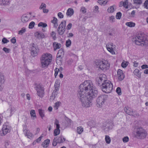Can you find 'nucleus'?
I'll return each mask as SVG.
<instances>
[{"label":"nucleus","instance_id":"nucleus-1","mask_svg":"<svg viewBox=\"0 0 148 148\" xmlns=\"http://www.w3.org/2000/svg\"><path fill=\"white\" fill-rule=\"evenodd\" d=\"M132 41L138 45L147 46H148V37L145 36L144 34H138L133 36Z\"/></svg>","mask_w":148,"mask_h":148},{"label":"nucleus","instance_id":"nucleus-2","mask_svg":"<svg viewBox=\"0 0 148 148\" xmlns=\"http://www.w3.org/2000/svg\"><path fill=\"white\" fill-rule=\"evenodd\" d=\"M77 96L79 101L81 102L82 105L83 107L87 108L92 105L91 101L92 99H88L86 94H83L82 92H80L77 93Z\"/></svg>","mask_w":148,"mask_h":148},{"label":"nucleus","instance_id":"nucleus-3","mask_svg":"<svg viewBox=\"0 0 148 148\" xmlns=\"http://www.w3.org/2000/svg\"><path fill=\"white\" fill-rule=\"evenodd\" d=\"M93 84L91 81L87 80L85 81L84 82L81 84L79 86V89L78 92H81L83 94H86V92L90 90L93 87Z\"/></svg>","mask_w":148,"mask_h":148},{"label":"nucleus","instance_id":"nucleus-4","mask_svg":"<svg viewBox=\"0 0 148 148\" xmlns=\"http://www.w3.org/2000/svg\"><path fill=\"white\" fill-rule=\"evenodd\" d=\"M52 59L51 55L46 53L43 55L40 58L41 67L45 68L48 66L51 62Z\"/></svg>","mask_w":148,"mask_h":148},{"label":"nucleus","instance_id":"nucleus-5","mask_svg":"<svg viewBox=\"0 0 148 148\" xmlns=\"http://www.w3.org/2000/svg\"><path fill=\"white\" fill-rule=\"evenodd\" d=\"M102 91L106 93H110L113 89V86L111 82L108 80L104 83H102L100 86Z\"/></svg>","mask_w":148,"mask_h":148},{"label":"nucleus","instance_id":"nucleus-6","mask_svg":"<svg viewBox=\"0 0 148 148\" xmlns=\"http://www.w3.org/2000/svg\"><path fill=\"white\" fill-rule=\"evenodd\" d=\"M147 134L145 130L142 127H139L137 129L135 137L138 139H143L146 137Z\"/></svg>","mask_w":148,"mask_h":148},{"label":"nucleus","instance_id":"nucleus-7","mask_svg":"<svg viewBox=\"0 0 148 148\" xmlns=\"http://www.w3.org/2000/svg\"><path fill=\"white\" fill-rule=\"evenodd\" d=\"M96 64L97 68L103 71L107 70L109 68L110 64L106 61H98L97 62H96Z\"/></svg>","mask_w":148,"mask_h":148},{"label":"nucleus","instance_id":"nucleus-8","mask_svg":"<svg viewBox=\"0 0 148 148\" xmlns=\"http://www.w3.org/2000/svg\"><path fill=\"white\" fill-rule=\"evenodd\" d=\"M108 97V96L105 95H101L98 96L96 99L97 106L98 107H101L104 104Z\"/></svg>","mask_w":148,"mask_h":148},{"label":"nucleus","instance_id":"nucleus-9","mask_svg":"<svg viewBox=\"0 0 148 148\" xmlns=\"http://www.w3.org/2000/svg\"><path fill=\"white\" fill-rule=\"evenodd\" d=\"M37 93L38 95L41 98H42L44 95V88L40 84H36L35 85V88Z\"/></svg>","mask_w":148,"mask_h":148},{"label":"nucleus","instance_id":"nucleus-10","mask_svg":"<svg viewBox=\"0 0 148 148\" xmlns=\"http://www.w3.org/2000/svg\"><path fill=\"white\" fill-rule=\"evenodd\" d=\"M89 90V91L86 94V95L88 97V99H92L97 96L98 91L97 90L93 87Z\"/></svg>","mask_w":148,"mask_h":148},{"label":"nucleus","instance_id":"nucleus-11","mask_svg":"<svg viewBox=\"0 0 148 148\" xmlns=\"http://www.w3.org/2000/svg\"><path fill=\"white\" fill-rule=\"evenodd\" d=\"M108 81L107 79L106 76L104 74H101L96 79V83L99 86L101 85L102 83H104L106 82V81Z\"/></svg>","mask_w":148,"mask_h":148},{"label":"nucleus","instance_id":"nucleus-12","mask_svg":"<svg viewBox=\"0 0 148 148\" xmlns=\"http://www.w3.org/2000/svg\"><path fill=\"white\" fill-rule=\"evenodd\" d=\"M66 21L64 20L62 21L59 25L57 29L58 33L60 35H63L65 30Z\"/></svg>","mask_w":148,"mask_h":148},{"label":"nucleus","instance_id":"nucleus-13","mask_svg":"<svg viewBox=\"0 0 148 148\" xmlns=\"http://www.w3.org/2000/svg\"><path fill=\"white\" fill-rule=\"evenodd\" d=\"M31 53L33 57L36 56L39 51V49L38 45L34 43L32 44L30 47Z\"/></svg>","mask_w":148,"mask_h":148},{"label":"nucleus","instance_id":"nucleus-14","mask_svg":"<svg viewBox=\"0 0 148 148\" xmlns=\"http://www.w3.org/2000/svg\"><path fill=\"white\" fill-rule=\"evenodd\" d=\"M112 123L111 122H105L103 124L102 127V129L105 132L108 131L109 130L112 129Z\"/></svg>","mask_w":148,"mask_h":148},{"label":"nucleus","instance_id":"nucleus-15","mask_svg":"<svg viewBox=\"0 0 148 148\" xmlns=\"http://www.w3.org/2000/svg\"><path fill=\"white\" fill-rule=\"evenodd\" d=\"M10 2V0H0V5L5 7H8Z\"/></svg>","mask_w":148,"mask_h":148},{"label":"nucleus","instance_id":"nucleus-16","mask_svg":"<svg viewBox=\"0 0 148 148\" xmlns=\"http://www.w3.org/2000/svg\"><path fill=\"white\" fill-rule=\"evenodd\" d=\"M113 44L112 42L109 43L106 45L107 50L112 54H115V52L113 50Z\"/></svg>","mask_w":148,"mask_h":148},{"label":"nucleus","instance_id":"nucleus-17","mask_svg":"<svg viewBox=\"0 0 148 148\" xmlns=\"http://www.w3.org/2000/svg\"><path fill=\"white\" fill-rule=\"evenodd\" d=\"M117 74L119 80L122 81L124 79L125 75L121 70L119 69L117 71Z\"/></svg>","mask_w":148,"mask_h":148},{"label":"nucleus","instance_id":"nucleus-18","mask_svg":"<svg viewBox=\"0 0 148 148\" xmlns=\"http://www.w3.org/2000/svg\"><path fill=\"white\" fill-rule=\"evenodd\" d=\"M3 132L4 135L10 131V129L8 126L4 125L2 128Z\"/></svg>","mask_w":148,"mask_h":148},{"label":"nucleus","instance_id":"nucleus-19","mask_svg":"<svg viewBox=\"0 0 148 148\" xmlns=\"http://www.w3.org/2000/svg\"><path fill=\"white\" fill-rule=\"evenodd\" d=\"M124 110L127 114L129 115H134L133 110L131 108L127 107H125Z\"/></svg>","mask_w":148,"mask_h":148},{"label":"nucleus","instance_id":"nucleus-20","mask_svg":"<svg viewBox=\"0 0 148 148\" xmlns=\"http://www.w3.org/2000/svg\"><path fill=\"white\" fill-rule=\"evenodd\" d=\"M55 138H57L56 139L58 143H63L65 140V139L62 135Z\"/></svg>","mask_w":148,"mask_h":148},{"label":"nucleus","instance_id":"nucleus-21","mask_svg":"<svg viewBox=\"0 0 148 148\" xmlns=\"http://www.w3.org/2000/svg\"><path fill=\"white\" fill-rule=\"evenodd\" d=\"M35 34V36L38 38H43L45 36L44 34L41 32H37Z\"/></svg>","mask_w":148,"mask_h":148},{"label":"nucleus","instance_id":"nucleus-22","mask_svg":"<svg viewBox=\"0 0 148 148\" xmlns=\"http://www.w3.org/2000/svg\"><path fill=\"white\" fill-rule=\"evenodd\" d=\"M50 143V140L49 139H47L45 140L42 143V146L45 148L47 147Z\"/></svg>","mask_w":148,"mask_h":148},{"label":"nucleus","instance_id":"nucleus-23","mask_svg":"<svg viewBox=\"0 0 148 148\" xmlns=\"http://www.w3.org/2000/svg\"><path fill=\"white\" fill-rule=\"evenodd\" d=\"M74 14V11L73 9L71 8H69L66 13V14L67 16H72Z\"/></svg>","mask_w":148,"mask_h":148},{"label":"nucleus","instance_id":"nucleus-24","mask_svg":"<svg viewBox=\"0 0 148 148\" xmlns=\"http://www.w3.org/2000/svg\"><path fill=\"white\" fill-rule=\"evenodd\" d=\"M60 82L58 80H56L54 85L55 89L54 90H56V91L57 92L60 88Z\"/></svg>","mask_w":148,"mask_h":148},{"label":"nucleus","instance_id":"nucleus-25","mask_svg":"<svg viewBox=\"0 0 148 148\" xmlns=\"http://www.w3.org/2000/svg\"><path fill=\"white\" fill-rule=\"evenodd\" d=\"M29 18L26 14L23 15L21 17V21L23 23H25L28 21Z\"/></svg>","mask_w":148,"mask_h":148},{"label":"nucleus","instance_id":"nucleus-26","mask_svg":"<svg viewBox=\"0 0 148 148\" xmlns=\"http://www.w3.org/2000/svg\"><path fill=\"white\" fill-rule=\"evenodd\" d=\"M53 46L54 48V50H56L57 49H60L61 47V44L56 42H54L53 43Z\"/></svg>","mask_w":148,"mask_h":148},{"label":"nucleus","instance_id":"nucleus-27","mask_svg":"<svg viewBox=\"0 0 148 148\" xmlns=\"http://www.w3.org/2000/svg\"><path fill=\"white\" fill-rule=\"evenodd\" d=\"M56 90H54L52 92L51 95L50 96V101H53L57 95V92H56Z\"/></svg>","mask_w":148,"mask_h":148},{"label":"nucleus","instance_id":"nucleus-28","mask_svg":"<svg viewBox=\"0 0 148 148\" xmlns=\"http://www.w3.org/2000/svg\"><path fill=\"white\" fill-rule=\"evenodd\" d=\"M116 6L115 5H113L109 7L108 10V12L109 13H111L113 12L114 11V8H116Z\"/></svg>","mask_w":148,"mask_h":148},{"label":"nucleus","instance_id":"nucleus-29","mask_svg":"<svg viewBox=\"0 0 148 148\" xmlns=\"http://www.w3.org/2000/svg\"><path fill=\"white\" fill-rule=\"evenodd\" d=\"M38 112L40 116L43 119L45 116L44 111L42 109H39L38 110Z\"/></svg>","mask_w":148,"mask_h":148},{"label":"nucleus","instance_id":"nucleus-30","mask_svg":"<svg viewBox=\"0 0 148 148\" xmlns=\"http://www.w3.org/2000/svg\"><path fill=\"white\" fill-rule=\"evenodd\" d=\"M139 72L140 71L138 69H136L134 70V73L138 77H140V73Z\"/></svg>","mask_w":148,"mask_h":148},{"label":"nucleus","instance_id":"nucleus-31","mask_svg":"<svg viewBox=\"0 0 148 148\" xmlns=\"http://www.w3.org/2000/svg\"><path fill=\"white\" fill-rule=\"evenodd\" d=\"M125 25L128 27H134L135 24L134 23L132 22H130L126 23Z\"/></svg>","mask_w":148,"mask_h":148},{"label":"nucleus","instance_id":"nucleus-32","mask_svg":"<svg viewBox=\"0 0 148 148\" xmlns=\"http://www.w3.org/2000/svg\"><path fill=\"white\" fill-rule=\"evenodd\" d=\"M61 104V102L60 101H58L55 103L54 106V108L55 110L58 109V108L60 106Z\"/></svg>","mask_w":148,"mask_h":148},{"label":"nucleus","instance_id":"nucleus-33","mask_svg":"<svg viewBox=\"0 0 148 148\" xmlns=\"http://www.w3.org/2000/svg\"><path fill=\"white\" fill-rule=\"evenodd\" d=\"M121 3H123V6L126 8H128V5L130 4H128V1H125L124 2L121 1Z\"/></svg>","mask_w":148,"mask_h":148},{"label":"nucleus","instance_id":"nucleus-34","mask_svg":"<svg viewBox=\"0 0 148 148\" xmlns=\"http://www.w3.org/2000/svg\"><path fill=\"white\" fill-rule=\"evenodd\" d=\"M105 140L106 143L108 144L110 143L111 141L110 138L108 135H106Z\"/></svg>","mask_w":148,"mask_h":148},{"label":"nucleus","instance_id":"nucleus-35","mask_svg":"<svg viewBox=\"0 0 148 148\" xmlns=\"http://www.w3.org/2000/svg\"><path fill=\"white\" fill-rule=\"evenodd\" d=\"M26 31V29L23 27L21 30L19 31L18 32V34L20 35H22Z\"/></svg>","mask_w":148,"mask_h":148},{"label":"nucleus","instance_id":"nucleus-36","mask_svg":"<svg viewBox=\"0 0 148 148\" xmlns=\"http://www.w3.org/2000/svg\"><path fill=\"white\" fill-rule=\"evenodd\" d=\"M83 128L82 127L79 126L77 128V132L78 134H80L83 131Z\"/></svg>","mask_w":148,"mask_h":148},{"label":"nucleus","instance_id":"nucleus-37","mask_svg":"<svg viewBox=\"0 0 148 148\" xmlns=\"http://www.w3.org/2000/svg\"><path fill=\"white\" fill-rule=\"evenodd\" d=\"M71 40L69 39H68L66 41V47H69L71 45Z\"/></svg>","mask_w":148,"mask_h":148},{"label":"nucleus","instance_id":"nucleus-38","mask_svg":"<svg viewBox=\"0 0 148 148\" xmlns=\"http://www.w3.org/2000/svg\"><path fill=\"white\" fill-rule=\"evenodd\" d=\"M59 121L57 119H56L55 121L54 124L56 126V129H60V125L59 124Z\"/></svg>","mask_w":148,"mask_h":148},{"label":"nucleus","instance_id":"nucleus-39","mask_svg":"<svg viewBox=\"0 0 148 148\" xmlns=\"http://www.w3.org/2000/svg\"><path fill=\"white\" fill-rule=\"evenodd\" d=\"M60 130L58 129H55L54 132V135L56 136L59 135L60 133Z\"/></svg>","mask_w":148,"mask_h":148},{"label":"nucleus","instance_id":"nucleus-40","mask_svg":"<svg viewBox=\"0 0 148 148\" xmlns=\"http://www.w3.org/2000/svg\"><path fill=\"white\" fill-rule=\"evenodd\" d=\"M38 27H45L47 26V25L46 23L40 22L38 23Z\"/></svg>","mask_w":148,"mask_h":148},{"label":"nucleus","instance_id":"nucleus-41","mask_svg":"<svg viewBox=\"0 0 148 148\" xmlns=\"http://www.w3.org/2000/svg\"><path fill=\"white\" fill-rule=\"evenodd\" d=\"M27 126L25 125L24 126V127L23 129V131L24 132V134H25V136H26L27 135V132H28L29 131L27 130L26 129Z\"/></svg>","mask_w":148,"mask_h":148},{"label":"nucleus","instance_id":"nucleus-42","mask_svg":"<svg viewBox=\"0 0 148 148\" xmlns=\"http://www.w3.org/2000/svg\"><path fill=\"white\" fill-rule=\"evenodd\" d=\"M128 64L127 62H123L121 64V66L123 68H125L127 66Z\"/></svg>","mask_w":148,"mask_h":148},{"label":"nucleus","instance_id":"nucleus-43","mask_svg":"<svg viewBox=\"0 0 148 148\" xmlns=\"http://www.w3.org/2000/svg\"><path fill=\"white\" fill-rule=\"evenodd\" d=\"M50 35L52 37L53 39L54 40L56 39L57 38L56 36V33L54 31H52Z\"/></svg>","mask_w":148,"mask_h":148},{"label":"nucleus","instance_id":"nucleus-44","mask_svg":"<svg viewBox=\"0 0 148 148\" xmlns=\"http://www.w3.org/2000/svg\"><path fill=\"white\" fill-rule=\"evenodd\" d=\"M30 115L31 117H36V115L35 111L34 110H32L30 111Z\"/></svg>","mask_w":148,"mask_h":148},{"label":"nucleus","instance_id":"nucleus-45","mask_svg":"<svg viewBox=\"0 0 148 148\" xmlns=\"http://www.w3.org/2000/svg\"><path fill=\"white\" fill-rule=\"evenodd\" d=\"M134 3L136 4H140L142 2V0H133Z\"/></svg>","mask_w":148,"mask_h":148},{"label":"nucleus","instance_id":"nucleus-46","mask_svg":"<svg viewBox=\"0 0 148 148\" xmlns=\"http://www.w3.org/2000/svg\"><path fill=\"white\" fill-rule=\"evenodd\" d=\"M116 91L119 95H121V90L120 88L119 87H117Z\"/></svg>","mask_w":148,"mask_h":148},{"label":"nucleus","instance_id":"nucleus-47","mask_svg":"<svg viewBox=\"0 0 148 148\" xmlns=\"http://www.w3.org/2000/svg\"><path fill=\"white\" fill-rule=\"evenodd\" d=\"M121 12H117L116 16V19H120L121 18Z\"/></svg>","mask_w":148,"mask_h":148},{"label":"nucleus","instance_id":"nucleus-48","mask_svg":"<svg viewBox=\"0 0 148 148\" xmlns=\"http://www.w3.org/2000/svg\"><path fill=\"white\" fill-rule=\"evenodd\" d=\"M58 54H60L61 55L64 56V49L62 48H61L58 51Z\"/></svg>","mask_w":148,"mask_h":148},{"label":"nucleus","instance_id":"nucleus-49","mask_svg":"<svg viewBox=\"0 0 148 148\" xmlns=\"http://www.w3.org/2000/svg\"><path fill=\"white\" fill-rule=\"evenodd\" d=\"M35 24V23L34 22H31L29 25V29H32L34 27Z\"/></svg>","mask_w":148,"mask_h":148},{"label":"nucleus","instance_id":"nucleus-50","mask_svg":"<svg viewBox=\"0 0 148 148\" xmlns=\"http://www.w3.org/2000/svg\"><path fill=\"white\" fill-rule=\"evenodd\" d=\"M107 0H99L98 1V3L100 4H106L107 3Z\"/></svg>","mask_w":148,"mask_h":148},{"label":"nucleus","instance_id":"nucleus-51","mask_svg":"<svg viewBox=\"0 0 148 148\" xmlns=\"http://www.w3.org/2000/svg\"><path fill=\"white\" fill-rule=\"evenodd\" d=\"M3 50L6 53H9L10 52V50L9 48L6 47H4L3 49Z\"/></svg>","mask_w":148,"mask_h":148},{"label":"nucleus","instance_id":"nucleus-52","mask_svg":"<svg viewBox=\"0 0 148 148\" xmlns=\"http://www.w3.org/2000/svg\"><path fill=\"white\" fill-rule=\"evenodd\" d=\"M129 138L128 136L124 137L123 138V142L125 143L129 141Z\"/></svg>","mask_w":148,"mask_h":148},{"label":"nucleus","instance_id":"nucleus-53","mask_svg":"<svg viewBox=\"0 0 148 148\" xmlns=\"http://www.w3.org/2000/svg\"><path fill=\"white\" fill-rule=\"evenodd\" d=\"M56 138H54L53 141L52 145L54 146H56L58 143L56 139Z\"/></svg>","mask_w":148,"mask_h":148},{"label":"nucleus","instance_id":"nucleus-54","mask_svg":"<svg viewBox=\"0 0 148 148\" xmlns=\"http://www.w3.org/2000/svg\"><path fill=\"white\" fill-rule=\"evenodd\" d=\"M65 120L68 122V124L69 125H71V121L66 116H65Z\"/></svg>","mask_w":148,"mask_h":148},{"label":"nucleus","instance_id":"nucleus-55","mask_svg":"<svg viewBox=\"0 0 148 148\" xmlns=\"http://www.w3.org/2000/svg\"><path fill=\"white\" fill-rule=\"evenodd\" d=\"M144 6L145 8L148 9V0H146L145 1L144 3Z\"/></svg>","mask_w":148,"mask_h":148},{"label":"nucleus","instance_id":"nucleus-56","mask_svg":"<svg viewBox=\"0 0 148 148\" xmlns=\"http://www.w3.org/2000/svg\"><path fill=\"white\" fill-rule=\"evenodd\" d=\"M46 7V5L45 4L42 3L40 6V9H44Z\"/></svg>","mask_w":148,"mask_h":148},{"label":"nucleus","instance_id":"nucleus-57","mask_svg":"<svg viewBox=\"0 0 148 148\" xmlns=\"http://www.w3.org/2000/svg\"><path fill=\"white\" fill-rule=\"evenodd\" d=\"M32 133H30L29 131L28 132H27V135L25 136H27L28 138H30L31 137H32Z\"/></svg>","mask_w":148,"mask_h":148},{"label":"nucleus","instance_id":"nucleus-58","mask_svg":"<svg viewBox=\"0 0 148 148\" xmlns=\"http://www.w3.org/2000/svg\"><path fill=\"white\" fill-rule=\"evenodd\" d=\"M2 42L3 43L5 44L8 42H9V41L5 38H3Z\"/></svg>","mask_w":148,"mask_h":148},{"label":"nucleus","instance_id":"nucleus-59","mask_svg":"<svg viewBox=\"0 0 148 148\" xmlns=\"http://www.w3.org/2000/svg\"><path fill=\"white\" fill-rule=\"evenodd\" d=\"M53 19L51 21V22L53 24L57 23L58 22V19L55 17H53Z\"/></svg>","mask_w":148,"mask_h":148},{"label":"nucleus","instance_id":"nucleus-60","mask_svg":"<svg viewBox=\"0 0 148 148\" xmlns=\"http://www.w3.org/2000/svg\"><path fill=\"white\" fill-rule=\"evenodd\" d=\"M95 9L94 10V12L95 13H98L99 12L98 9L99 7L97 6H95Z\"/></svg>","mask_w":148,"mask_h":148},{"label":"nucleus","instance_id":"nucleus-61","mask_svg":"<svg viewBox=\"0 0 148 148\" xmlns=\"http://www.w3.org/2000/svg\"><path fill=\"white\" fill-rule=\"evenodd\" d=\"M58 70V69L57 68H56L55 69V73L54 74V75H55V77H56V76H57V74H58V72H59Z\"/></svg>","mask_w":148,"mask_h":148},{"label":"nucleus","instance_id":"nucleus-62","mask_svg":"<svg viewBox=\"0 0 148 148\" xmlns=\"http://www.w3.org/2000/svg\"><path fill=\"white\" fill-rule=\"evenodd\" d=\"M58 16L60 18H63L64 16L62 13L61 12L58 13Z\"/></svg>","mask_w":148,"mask_h":148},{"label":"nucleus","instance_id":"nucleus-63","mask_svg":"<svg viewBox=\"0 0 148 148\" xmlns=\"http://www.w3.org/2000/svg\"><path fill=\"white\" fill-rule=\"evenodd\" d=\"M10 41L12 43L14 44L16 41V39L15 37H13L11 39Z\"/></svg>","mask_w":148,"mask_h":148},{"label":"nucleus","instance_id":"nucleus-64","mask_svg":"<svg viewBox=\"0 0 148 148\" xmlns=\"http://www.w3.org/2000/svg\"><path fill=\"white\" fill-rule=\"evenodd\" d=\"M72 24L71 23H69L66 27V29L68 30L70 29L72 27Z\"/></svg>","mask_w":148,"mask_h":148}]
</instances>
